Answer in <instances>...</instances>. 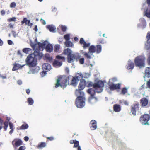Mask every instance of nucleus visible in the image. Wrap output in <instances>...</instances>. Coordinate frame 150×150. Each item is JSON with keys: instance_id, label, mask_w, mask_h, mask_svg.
<instances>
[{"instance_id": "nucleus-1", "label": "nucleus", "mask_w": 150, "mask_h": 150, "mask_svg": "<svg viewBox=\"0 0 150 150\" xmlns=\"http://www.w3.org/2000/svg\"><path fill=\"white\" fill-rule=\"evenodd\" d=\"M30 45L35 51L33 54H30L28 55L26 60V64L29 67H34L37 64V59H40L43 56L42 53L40 52L39 50L36 48L37 44H31Z\"/></svg>"}, {"instance_id": "nucleus-2", "label": "nucleus", "mask_w": 150, "mask_h": 150, "mask_svg": "<svg viewBox=\"0 0 150 150\" xmlns=\"http://www.w3.org/2000/svg\"><path fill=\"white\" fill-rule=\"evenodd\" d=\"M77 80L75 77H74L71 76H69L68 77L65 76H60L57 80L55 87L57 88L60 86L62 88H64L67 85V82L68 84L70 83L75 86L77 84Z\"/></svg>"}, {"instance_id": "nucleus-3", "label": "nucleus", "mask_w": 150, "mask_h": 150, "mask_svg": "<svg viewBox=\"0 0 150 150\" xmlns=\"http://www.w3.org/2000/svg\"><path fill=\"white\" fill-rule=\"evenodd\" d=\"M87 86L88 87H91L92 86L93 88L96 89H99V91L96 90L98 93L101 92L103 90V88L104 87V83L101 81H98L96 83L93 84L91 82H88Z\"/></svg>"}, {"instance_id": "nucleus-4", "label": "nucleus", "mask_w": 150, "mask_h": 150, "mask_svg": "<svg viewBox=\"0 0 150 150\" xmlns=\"http://www.w3.org/2000/svg\"><path fill=\"white\" fill-rule=\"evenodd\" d=\"M145 57L142 55L137 56L135 58L134 60L135 66L140 68L144 67L145 66Z\"/></svg>"}, {"instance_id": "nucleus-5", "label": "nucleus", "mask_w": 150, "mask_h": 150, "mask_svg": "<svg viewBox=\"0 0 150 150\" xmlns=\"http://www.w3.org/2000/svg\"><path fill=\"white\" fill-rule=\"evenodd\" d=\"M86 84V81L84 80L81 81L78 86V89H76L75 91V94L76 96L79 95H84L83 92L81 91L85 87Z\"/></svg>"}, {"instance_id": "nucleus-6", "label": "nucleus", "mask_w": 150, "mask_h": 150, "mask_svg": "<svg viewBox=\"0 0 150 150\" xmlns=\"http://www.w3.org/2000/svg\"><path fill=\"white\" fill-rule=\"evenodd\" d=\"M76 99L75 103L76 106L79 108L83 107L85 105V99L84 95H79Z\"/></svg>"}, {"instance_id": "nucleus-7", "label": "nucleus", "mask_w": 150, "mask_h": 150, "mask_svg": "<svg viewBox=\"0 0 150 150\" xmlns=\"http://www.w3.org/2000/svg\"><path fill=\"white\" fill-rule=\"evenodd\" d=\"M102 47L100 45H97L96 47L94 45L90 46L89 48V52L93 54L96 52L97 54L100 53L101 51Z\"/></svg>"}, {"instance_id": "nucleus-8", "label": "nucleus", "mask_w": 150, "mask_h": 150, "mask_svg": "<svg viewBox=\"0 0 150 150\" xmlns=\"http://www.w3.org/2000/svg\"><path fill=\"white\" fill-rule=\"evenodd\" d=\"M150 118V116L148 114H144L140 118V121L143 125H149L148 122Z\"/></svg>"}, {"instance_id": "nucleus-9", "label": "nucleus", "mask_w": 150, "mask_h": 150, "mask_svg": "<svg viewBox=\"0 0 150 150\" xmlns=\"http://www.w3.org/2000/svg\"><path fill=\"white\" fill-rule=\"evenodd\" d=\"M99 90L98 89H96L94 88H90L88 89L87 90V92L91 95V96H90L88 98V101L89 102H91V100L95 98L94 96L95 93L96 92L97 93L96 90L99 91Z\"/></svg>"}, {"instance_id": "nucleus-10", "label": "nucleus", "mask_w": 150, "mask_h": 150, "mask_svg": "<svg viewBox=\"0 0 150 150\" xmlns=\"http://www.w3.org/2000/svg\"><path fill=\"white\" fill-rule=\"evenodd\" d=\"M139 103L137 102L134 104L131 107V111L132 114L135 115L136 114V110H139Z\"/></svg>"}, {"instance_id": "nucleus-11", "label": "nucleus", "mask_w": 150, "mask_h": 150, "mask_svg": "<svg viewBox=\"0 0 150 150\" xmlns=\"http://www.w3.org/2000/svg\"><path fill=\"white\" fill-rule=\"evenodd\" d=\"M109 89L111 90H114L117 89H120L121 87V84L117 83L114 84L112 83L109 84Z\"/></svg>"}, {"instance_id": "nucleus-12", "label": "nucleus", "mask_w": 150, "mask_h": 150, "mask_svg": "<svg viewBox=\"0 0 150 150\" xmlns=\"http://www.w3.org/2000/svg\"><path fill=\"white\" fill-rule=\"evenodd\" d=\"M22 142L20 139H15L12 142L14 147H17L22 144Z\"/></svg>"}, {"instance_id": "nucleus-13", "label": "nucleus", "mask_w": 150, "mask_h": 150, "mask_svg": "<svg viewBox=\"0 0 150 150\" xmlns=\"http://www.w3.org/2000/svg\"><path fill=\"white\" fill-rule=\"evenodd\" d=\"M134 66V63L129 60L127 62L126 65V68L128 70H132L133 69Z\"/></svg>"}, {"instance_id": "nucleus-14", "label": "nucleus", "mask_w": 150, "mask_h": 150, "mask_svg": "<svg viewBox=\"0 0 150 150\" xmlns=\"http://www.w3.org/2000/svg\"><path fill=\"white\" fill-rule=\"evenodd\" d=\"M90 125L92 130H95L97 128V122L94 120H92L91 121Z\"/></svg>"}, {"instance_id": "nucleus-15", "label": "nucleus", "mask_w": 150, "mask_h": 150, "mask_svg": "<svg viewBox=\"0 0 150 150\" xmlns=\"http://www.w3.org/2000/svg\"><path fill=\"white\" fill-rule=\"evenodd\" d=\"M42 68L44 70L48 71L50 70L51 66L48 63H45L42 65Z\"/></svg>"}, {"instance_id": "nucleus-16", "label": "nucleus", "mask_w": 150, "mask_h": 150, "mask_svg": "<svg viewBox=\"0 0 150 150\" xmlns=\"http://www.w3.org/2000/svg\"><path fill=\"white\" fill-rule=\"evenodd\" d=\"M75 55L71 53V54L67 56L68 62L69 63H71L73 62V60L76 58Z\"/></svg>"}, {"instance_id": "nucleus-17", "label": "nucleus", "mask_w": 150, "mask_h": 150, "mask_svg": "<svg viewBox=\"0 0 150 150\" xmlns=\"http://www.w3.org/2000/svg\"><path fill=\"white\" fill-rule=\"evenodd\" d=\"M21 24H23L24 23L26 25H27L28 26H32L33 25L32 23H30V20L27 19L26 18H24L23 20L21 21Z\"/></svg>"}, {"instance_id": "nucleus-18", "label": "nucleus", "mask_w": 150, "mask_h": 150, "mask_svg": "<svg viewBox=\"0 0 150 150\" xmlns=\"http://www.w3.org/2000/svg\"><path fill=\"white\" fill-rule=\"evenodd\" d=\"M47 42V41H45L42 43L40 42H38L37 45H38L39 49L40 50H42L43 49L45 48Z\"/></svg>"}, {"instance_id": "nucleus-19", "label": "nucleus", "mask_w": 150, "mask_h": 150, "mask_svg": "<svg viewBox=\"0 0 150 150\" xmlns=\"http://www.w3.org/2000/svg\"><path fill=\"white\" fill-rule=\"evenodd\" d=\"M62 61H59L57 60H55L53 63V66L57 68L60 67L62 64Z\"/></svg>"}, {"instance_id": "nucleus-20", "label": "nucleus", "mask_w": 150, "mask_h": 150, "mask_svg": "<svg viewBox=\"0 0 150 150\" xmlns=\"http://www.w3.org/2000/svg\"><path fill=\"white\" fill-rule=\"evenodd\" d=\"M140 103L142 106H145L148 104V100L146 98H143L140 100Z\"/></svg>"}, {"instance_id": "nucleus-21", "label": "nucleus", "mask_w": 150, "mask_h": 150, "mask_svg": "<svg viewBox=\"0 0 150 150\" xmlns=\"http://www.w3.org/2000/svg\"><path fill=\"white\" fill-rule=\"evenodd\" d=\"M113 108L114 111L116 112H118L121 110V106L120 105L115 104L113 105Z\"/></svg>"}, {"instance_id": "nucleus-22", "label": "nucleus", "mask_w": 150, "mask_h": 150, "mask_svg": "<svg viewBox=\"0 0 150 150\" xmlns=\"http://www.w3.org/2000/svg\"><path fill=\"white\" fill-rule=\"evenodd\" d=\"M72 53V51L71 49L67 48L64 50L63 53L67 56Z\"/></svg>"}, {"instance_id": "nucleus-23", "label": "nucleus", "mask_w": 150, "mask_h": 150, "mask_svg": "<svg viewBox=\"0 0 150 150\" xmlns=\"http://www.w3.org/2000/svg\"><path fill=\"white\" fill-rule=\"evenodd\" d=\"M46 51L49 52H52L53 50V47L50 44H48L45 48Z\"/></svg>"}, {"instance_id": "nucleus-24", "label": "nucleus", "mask_w": 150, "mask_h": 150, "mask_svg": "<svg viewBox=\"0 0 150 150\" xmlns=\"http://www.w3.org/2000/svg\"><path fill=\"white\" fill-rule=\"evenodd\" d=\"M24 65H23L22 66H21L18 64H15L12 68L13 71H15L18 69L20 68H22Z\"/></svg>"}, {"instance_id": "nucleus-25", "label": "nucleus", "mask_w": 150, "mask_h": 150, "mask_svg": "<svg viewBox=\"0 0 150 150\" xmlns=\"http://www.w3.org/2000/svg\"><path fill=\"white\" fill-rule=\"evenodd\" d=\"M46 146V143L42 142L39 144L38 146H37V147L39 149H40L45 147Z\"/></svg>"}, {"instance_id": "nucleus-26", "label": "nucleus", "mask_w": 150, "mask_h": 150, "mask_svg": "<svg viewBox=\"0 0 150 150\" xmlns=\"http://www.w3.org/2000/svg\"><path fill=\"white\" fill-rule=\"evenodd\" d=\"M145 76L148 77H150V68L147 67L145 70Z\"/></svg>"}, {"instance_id": "nucleus-27", "label": "nucleus", "mask_w": 150, "mask_h": 150, "mask_svg": "<svg viewBox=\"0 0 150 150\" xmlns=\"http://www.w3.org/2000/svg\"><path fill=\"white\" fill-rule=\"evenodd\" d=\"M90 53L83 52V54L85 57L88 59H90L91 58V56L90 54Z\"/></svg>"}, {"instance_id": "nucleus-28", "label": "nucleus", "mask_w": 150, "mask_h": 150, "mask_svg": "<svg viewBox=\"0 0 150 150\" xmlns=\"http://www.w3.org/2000/svg\"><path fill=\"white\" fill-rule=\"evenodd\" d=\"M28 127V125L26 123L23 124L21 126L19 127V129L21 130L26 129Z\"/></svg>"}, {"instance_id": "nucleus-29", "label": "nucleus", "mask_w": 150, "mask_h": 150, "mask_svg": "<svg viewBox=\"0 0 150 150\" xmlns=\"http://www.w3.org/2000/svg\"><path fill=\"white\" fill-rule=\"evenodd\" d=\"M65 44L66 46L67 47H72L73 44L70 41H66Z\"/></svg>"}, {"instance_id": "nucleus-30", "label": "nucleus", "mask_w": 150, "mask_h": 150, "mask_svg": "<svg viewBox=\"0 0 150 150\" xmlns=\"http://www.w3.org/2000/svg\"><path fill=\"white\" fill-rule=\"evenodd\" d=\"M75 77L77 79L79 80L82 79L83 77V76L81 73H78L76 74Z\"/></svg>"}, {"instance_id": "nucleus-31", "label": "nucleus", "mask_w": 150, "mask_h": 150, "mask_svg": "<svg viewBox=\"0 0 150 150\" xmlns=\"http://www.w3.org/2000/svg\"><path fill=\"white\" fill-rule=\"evenodd\" d=\"M47 27L50 32H54L56 29L55 27L50 25L47 26Z\"/></svg>"}, {"instance_id": "nucleus-32", "label": "nucleus", "mask_w": 150, "mask_h": 150, "mask_svg": "<svg viewBox=\"0 0 150 150\" xmlns=\"http://www.w3.org/2000/svg\"><path fill=\"white\" fill-rule=\"evenodd\" d=\"M56 58L58 60H61L62 61H62V62H64L65 61V58L64 57L61 56L60 55H58L56 56Z\"/></svg>"}, {"instance_id": "nucleus-33", "label": "nucleus", "mask_w": 150, "mask_h": 150, "mask_svg": "<svg viewBox=\"0 0 150 150\" xmlns=\"http://www.w3.org/2000/svg\"><path fill=\"white\" fill-rule=\"evenodd\" d=\"M32 50L31 49L29 48H25L23 50V52L26 54L29 53V52H31Z\"/></svg>"}, {"instance_id": "nucleus-34", "label": "nucleus", "mask_w": 150, "mask_h": 150, "mask_svg": "<svg viewBox=\"0 0 150 150\" xmlns=\"http://www.w3.org/2000/svg\"><path fill=\"white\" fill-rule=\"evenodd\" d=\"M83 45V47L84 49H85L90 47V44L89 43H86V42H85Z\"/></svg>"}, {"instance_id": "nucleus-35", "label": "nucleus", "mask_w": 150, "mask_h": 150, "mask_svg": "<svg viewBox=\"0 0 150 150\" xmlns=\"http://www.w3.org/2000/svg\"><path fill=\"white\" fill-rule=\"evenodd\" d=\"M27 101H28V102L29 104L30 105H32L33 104V103H34L33 100L31 98H28V99H27Z\"/></svg>"}, {"instance_id": "nucleus-36", "label": "nucleus", "mask_w": 150, "mask_h": 150, "mask_svg": "<svg viewBox=\"0 0 150 150\" xmlns=\"http://www.w3.org/2000/svg\"><path fill=\"white\" fill-rule=\"evenodd\" d=\"M127 92V89L126 88H123L122 90L121 93L122 95H125Z\"/></svg>"}, {"instance_id": "nucleus-37", "label": "nucleus", "mask_w": 150, "mask_h": 150, "mask_svg": "<svg viewBox=\"0 0 150 150\" xmlns=\"http://www.w3.org/2000/svg\"><path fill=\"white\" fill-rule=\"evenodd\" d=\"M146 38L147 39V45H149L150 42V33H148Z\"/></svg>"}, {"instance_id": "nucleus-38", "label": "nucleus", "mask_w": 150, "mask_h": 150, "mask_svg": "<svg viewBox=\"0 0 150 150\" xmlns=\"http://www.w3.org/2000/svg\"><path fill=\"white\" fill-rule=\"evenodd\" d=\"M60 48V45H56L54 46V51L55 52H57Z\"/></svg>"}, {"instance_id": "nucleus-39", "label": "nucleus", "mask_w": 150, "mask_h": 150, "mask_svg": "<svg viewBox=\"0 0 150 150\" xmlns=\"http://www.w3.org/2000/svg\"><path fill=\"white\" fill-rule=\"evenodd\" d=\"M64 37L66 41H69L70 39V35L68 34L65 35L64 36Z\"/></svg>"}, {"instance_id": "nucleus-40", "label": "nucleus", "mask_w": 150, "mask_h": 150, "mask_svg": "<svg viewBox=\"0 0 150 150\" xmlns=\"http://www.w3.org/2000/svg\"><path fill=\"white\" fill-rule=\"evenodd\" d=\"M79 142L78 141H76V140L74 143V146L75 147H77L79 146Z\"/></svg>"}, {"instance_id": "nucleus-41", "label": "nucleus", "mask_w": 150, "mask_h": 150, "mask_svg": "<svg viewBox=\"0 0 150 150\" xmlns=\"http://www.w3.org/2000/svg\"><path fill=\"white\" fill-rule=\"evenodd\" d=\"M16 18L15 17H13L12 18H10L8 19L7 21L8 22L11 21H15L16 20Z\"/></svg>"}, {"instance_id": "nucleus-42", "label": "nucleus", "mask_w": 150, "mask_h": 150, "mask_svg": "<svg viewBox=\"0 0 150 150\" xmlns=\"http://www.w3.org/2000/svg\"><path fill=\"white\" fill-rule=\"evenodd\" d=\"M10 6L11 8H14L16 6V3L14 2H12L11 3Z\"/></svg>"}, {"instance_id": "nucleus-43", "label": "nucleus", "mask_w": 150, "mask_h": 150, "mask_svg": "<svg viewBox=\"0 0 150 150\" xmlns=\"http://www.w3.org/2000/svg\"><path fill=\"white\" fill-rule=\"evenodd\" d=\"M84 58H80L79 60V61L80 63L81 64H83L84 63Z\"/></svg>"}, {"instance_id": "nucleus-44", "label": "nucleus", "mask_w": 150, "mask_h": 150, "mask_svg": "<svg viewBox=\"0 0 150 150\" xmlns=\"http://www.w3.org/2000/svg\"><path fill=\"white\" fill-rule=\"evenodd\" d=\"M85 42L84 39L83 38H81L80 39L79 43L81 45H83Z\"/></svg>"}, {"instance_id": "nucleus-45", "label": "nucleus", "mask_w": 150, "mask_h": 150, "mask_svg": "<svg viewBox=\"0 0 150 150\" xmlns=\"http://www.w3.org/2000/svg\"><path fill=\"white\" fill-rule=\"evenodd\" d=\"M47 141H48L49 140L52 141L54 140V137L52 136L50 137H47Z\"/></svg>"}, {"instance_id": "nucleus-46", "label": "nucleus", "mask_w": 150, "mask_h": 150, "mask_svg": "<svg viewBox=\"0 0 150 150\" xmlns=\"http://www.w3.org/2000/svg\"><path fill=\"white\" fill-rule=\"evenodd\" d=\"M67 29V28L66 26L62 25L61 26V30L63 32H65Z\"/></svg>"}, {"instance_id": "nucleus-47", "label": "nucleus", "mask_w": 150, "mask_h": 150, "mask_svg": "<svg viewBox=\"0 0 150 150\" xmlns=\"http://www.w3.org/2000/svg\"><path fill=\"white\" fill-rule=\"evenodd\" d=\"M146 85L147 87L146 88H148L150 89V79L147 81Z\"/></svg>"}, {"instance_id": "nucleus-48", "label": "nucleus", "mask_w": 150, "mask_h": 150, "mask_svg": "<svg viewBox=\"0 0 150 150\" xmlns=\"http://www.w3.org/2000/svg\"><path fill=\"white\" fill-rule=\"evenodd\" d=\"M9 127H10V129H13V124L11 123V122H9L8 123Z\"/></svg>"}, {"instance_id": "nucleus-49", "label": "nucleus", "mask_w": 150, "mask_h": 150, "mask_svg": "<svg viewBox=\"0 0 150 150\" xmlns=\"http://www.w3.org/2000/svg\"><path fill=\"white\" fill-rule=\"evenodd\" d=\"M98 42L100 43H104V40L103 39H99L98 40Z\"/></svg>"}, {"instance_id": "nucleus-50", "label": "nucleus", "mask_w": 150, "mask_h": 150, "mask_svg": "<svg viewBox=\"0 0 150 150\" xmlns=\"http://www.w3.org/2000/svg\"><path fill=\"white\" fill-rule=\"evenodd\" d=\"M147 61L148 64L150 65V54L149 55L147 58Z\"/></svg>"}, {"instance_id": "nucleus-51", "label": "nucleus", "mask_w": 150, "mask_h": 150, "mask_svg": "<svg viewBox=\"0 0 150 150\" xmlns=\"http://www.w3.org/2000/svg\"><path fill=\"white\" fill-rule=\"evenodd\" d=\"M25 149V146H20L18 150H24Z\"/></svg>"}, {"instance_id": "nucleus-52", "label": "nucleus", "mask_w": 150, "mask_h": 150, "mask_svg": "<svg viewBox=\"0 0 150 150\" xmlns=\"http://www.w3.org/2000/svg\"><path fill=\"white\" fill-rule=\"evenodd\" d=\"M83 77L85 78H88L89 77L90 75L88 74L85 73Z\"/></svg>"}, {"instance_id": "nucleus-53", "label": "nucleus", "mask_w": 150, "mask_h": 150, "mask_svg": "<svg viewBox=\"0 0 150 150\" xmlns=\"http://www.w3.org/2000/svg\"><path fill=\"white\" fill-rule=\"evenodd\" d=\"M1 13L2 15H4L5 13V11L4 10H2L1 11Z\"/></svg>"}, {"instance_id": "nucleus-54", "label": "nucleus", "mask_w": 150, "mask_h": 150, "mask_svg": "<svg viewBox=\"0 0 150 150\" xmlns=\"http://www.w3.org/2000/svg\"><path fill=\"white\" fill-rule=\"evenodd\" d=\"M8 44L9 45H11L13 44L12 41L10 40H8Z\"/></svg>"}, {"instance_id": "nucleus-55", "label": "nucleus", "mask_w": 150, "mask_h": 150, "mask_svg": "<svg viewBox=\"0 0 150 150\" xmlns=\"http://www.w3.org/2000/svg\"><path fill=\"white\" fill-rule=\"evenodd\" d=\"M41 21L43 25H45L46 24V22H45V21L44 20H43L42 19H41Z\"/></svg>"}, {"instance_id": "nucleus-56", "label": "nucleus", "mask_w": 150, "mask_h": 150, "mask_svg": "<svg viewBox=\"0 0 150 150\" xmlns=\"http://www.w3.org/2000/svg\"><path fill=\"white\" fill-rule=\"evenodd\" d=\"M65 72L67 73V74H69V70L68 68H66L65 69Z\"/></svg>"}, {"instance_id": "nucleus-57", "label": "nucleus", "mask_w": 150, "mask_h": 150, "mask_svg": "<svg viewBox=\"0 0 150 150\" xmlns=\"http://www.w3.org/2000/svg\"><path fill=\"white\" fill-rule=\"evenodd\" d=\"M17 83L19 85H21L22 84V82L21 80H18L17 81Z\"/></svg>"}, {"instance_id": "nucleus-58", "label": "nucleus", "mask_w": 150, "mask_h": 150, "mask_svg": "<svg viewBox=\"0 0 150 150\" xmlns=\"http://www.w3.org/2000/svg\"><path fill=\"white\" fill-rule=\"evenodd\" d=\"M26 91L27 94L29 95L30 92V89H28L26 90Z\"/></svg>"}, {"instance_id": "nucleus-59", "label": "nucleus", "mask_w": 150, "mask_h": 150, "mask_svg": "<svg viewBox=\"0 0 150 150\" xmlns=\"http://www.w3.org/2000/svg\"><path fill=\"white\" fill-rule=\"evenodd\" d=\"M29 139V138L27 136H25L24 137V140L25 141H27Z\"/></svg>"}, {"instance_id": "nucleus-60", "label": "nucleus", "mask_w": 150, "mask_h": 150, "mask_svg": "<svg viewBox=\"0 0 150 150\" xmlns=\"http://www.w3.org/2000/svg\"><path fill=\"white\" fill-rule=\"evenodd\" d=\"M146 16L150 18V12L146 13Z\"/></svg>"}, {"instance_id": "nucleus-61", "label": "nucleus", "mask_w": 150, "mask_h": 150, "mask_svg": "<svg viewBox=\"0 0 150 150\" xmlns=\"http://www.w3.org/2000/svg\"><path fill=\"white\" fill-rule=\"evenodd\" d=\"M46 72L47 71H43V72H41L40 73V74L42 75H43V76H44L46 74Z\"/></svg>"}, {"instance_id": "nucleus-62", "label": "nucleus", "mask_w": 150, "mask_h": 150, "mask_svg": "<svg viewBox=\"0 0 150 150\" xmlns=\"http://www.w3.org/2000/svg\"><path fill=\"white\" fill-rule=\"evenodd\" d=\"M34 30L36 32H37L38 30V27L37 25H35V28L34 29Z\"/></svg>"}, {"instance_id": "nucleus-63", "label": "nucleus", "mask_w": 150, "mask_h": 150, "mask_svg": "<svg viewBox=\"0 0 150 150\" xmlns=\"http://www.w3.org/2000/svg\"><path fill=\"white\" fill-rule=\"evenodd\" d=\"M3 42L2 40L0 39V46H2L3 45Z\"/></svg>"}, {"instance_id": "nucleus-64", "label": "nucleus", "mask_w": 150, "mask_h": 150, "mask_svg": "<svg viewBox=\"0 0 150 150\" xmlns=\"http://www.w3.org/2000/svg\"><path fill=\"white\" fill-rule=\"evenodd\" d=\"M14 25H12L11 23L9 24V26L11 28H13V27Z\"/></svg>"}]
</instances>
